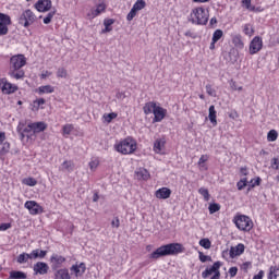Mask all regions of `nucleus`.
<instances>
[{
	"label": "nucleus",
	"mask_w": 279,
	"mask_h": 279,
	"mask_svg": "<svg viewBox=\"0 0 279 279\" xmlns=\"http://www.w3.org/2000/svg\"><path fill=\"white\" fill-rule=\"evenodd\" d=\"M27 64V59L25 54H15L10 58L9 63V75L14 80H23L25 77V71H23L22 66Z\"/></svg>",
	"instance_id": "nucleus-1"
},
{
	"label": "nucleus",
	"mask_w": 279,
	"mask_h": 279,
	"mask_svg": "<svg viewBox=\"0 0 279 279\" xmlns=\"http://www.w3.org/2000/svg\"><path fill=\"white\" fill-rule=\"evenodd\" d=\"M182 252H184V246L181 243H170L158 247L148 255V258L158 260V258H162V256H175L182 254Z\"/></svg>",
	"instance_id": "nucleus-2"
},
{
	"label": "nucleus",
	"mask_w": 279,
	"mask_h": 279,
	"mask_svg": "<svg viewBox=\"0 0 279 279\" xmlns=\"http://www.w3.org/2000/svg\"><path fill=\"white\" fill-rule=\"evenodd\" d=\"M190 17L194 25H206L208 23V11L202 7L195 8L192 10Z\"/></svg>",
	"instance_id": "nucleus-3"
},
{
	"label": "nucleus",
	"mask_w": 279,
	"mask_h": 279,
	"mask_svg": "<svg viewBox=\"0 0 279 279\" xmlns=\"http://www.w3.org/2000/svg\"><path fill=\"white\" fill-rule=\"evenodd\" d=\"M116 149L123 155L134 154L136 151V141L132 137H126L116 146Z\"/></svg>",
	"instance_id": "nucleus-4"
},
{
	"label": "nucleus",
	"mask_w": 279,
	"mask_h": 279,
	"mask_svg": "<svg viewBox=\"0 0 279 279\" xmlns=\"http://www.w3.org/2000/svg\"><path fill=\"white\" fill-rule=\"evenodd\" d=\"M233 222L235 223L236 229L242 230V232H250V230L254 228V222L245 215L235 216Z\"/></svg>",
	"instance_id": "nucleus-5"
},
{
	"label": "nucleus",
	"mask_w": 279,
	"mask_h": 279,
	"mask_svg": "<svg viewBox=\"0 0 279 279\" xmlns=\"http://www.w3.org/2000/svg\"><path fill=\"white\" fill-rule=\"evenodd\" d=\"M17 134L20 135L21 141H24L26 138H32L35 136L34 129L32 126V123H28L26 125V122L21 121L16 128Z\"/></svg>",
	"instance_id": "nucleus-6"
},
{
	"label": "nucleus",
	"mask_w": 279,
	"mask_h": 279,
	"mask_svg": "<svg viewBox=\"0 0 279 279\" xmlns=\"http://www.w3.org/2000/svg\"><path fill=\"white\" fill-rule=\"evenodd\" d=\"M36 22V14L29 9L25 10L19 17V25L22 27H29Z\"/></svg>",
	"instance_id": "nucleus-7"
},
{
	"label": "nucleus",
	"mask_w": 279,
	"mask_h": 279,
	"mask_svg": "<svg viewBox=\"0 0 279 279\" xmlns=\"http://www.w3.org/2000/svg\"><path fill=\"white\" fill-rule=\"evenodd\" d=\"M0 88L4 95H12L19 90V86L8 82V78H0Z\"/></svg>",
	"instance_id": "nucleus-8"
},
{
	"label": "nucleus",
	"mask_w": 279,
	"mask_h": 279,
	"mask_svg": "<svg viewBox=\"0 0 279 279\" xmlns=\"http://www.w3.org/2000/svg\"><path fill=\"white\" fill-rule=\"evenodd\" d=\"M260 49H263V38L260 36H255L250 43L248 53L254 56L258 53Z\"/></svg>",
	"instance_id": "nucleus-9"
},
{
	"label": "nucleus",
	"mask_w": 279,
	"mask_h": 279,
	"mask_svg": "<svg viewBox=\"0 0 279 279\" xmlns=\"http://www.w3.org/2000/svg\"><path fill=\"white\" fill-rule=\"evenodd\" d=\"M24 206L31 215H43V213H45V208L36 203V201H27Z\"/></svg>",
	"instance_id": "nucleus-10"
},
{
	"label": "nucleus",
	"mask_w": 279,
	"mask_h": 279,
	"mask_svg": "<svg viewBox=\"0 0 279 279\" xmlns=\"http://www.w3.org/2000/svg\"><path fill=\"white\" fill-rule=\"evenodd\" d=\"M33 271H34V276H38V275L45 276L49 274V265H47V263H44V262H37L33 266Z\"/></svg>",
	"instance_id": "nucleus-11"
},
{
	"label": "nucleus",
	"mask_w": 279,
	"mask_h": 279,
	"mask_svg": "<svg viewBox=\"0 0 279 279\" xmlns=\"http://www.w3.org/2000/svg\"><path fill=\"white\" fill-rule=\"evenodd\" d=\"M154 123H160V121H162V119H165V117H167V109L157 106V108L154 109Z\"/></svg>",
	"instance_id": "nucleus-12"
},
{
	"label": "nucleus",
	"mask_w": 279,
	"mask_h": 279,
	"mask_svg": "<svg viewBox=\"0 0 279 279\" xmlns=\"http://www.w3.org/2000/svg\"><path fill=\"white\" fill-rule=\"evenodd\" d=\"M51 0H38L35 3V9L37 12H49L51 10Z\"/></svg>",
	"instance_id": "nucleus-13"
},
{
	"label": "nucleus",
	"mask_w": 279,
	"mask_h": 279,
	"mask_svg": "<svg viewBox=\"0 0 279 279\" xmlns=\"http://www.w3.org/2000/svg\"><path fill=\"white\" fill-rule=\"evenodd\" d=\"M245 252V244L239 243L236 246H231L229 251L230 258H236V256H241Z\"/></svg>",
	"instance_id": "nucleus-14"
},
{
	"label": "nucleus",
	"mask_w": 279,
	"mask_h": 279,
	"mask_svg": "<svg viewBox=\"0 0 279 279\" xmlns=\"http://www.w3.org/2000/svg\"><path fill=\"white\" fill-rule=\"evenodd\" d=\"M155 197H157V199H169V197H171V189L160 187L155 192Z\"/></svg>",
	"instance_id": "nucleus-15"
},
{
	"label": "nucleus",
	"mask_w": 279,
	"mask_h": 279,
	"mask_svg": "<svg viewBox=\"0 0 279 279\" xmlns=\"http://www.w3.org/2000/svg\"><path fill=\"white\" fill-rule=\"evenodd\" d=\"M60 171L73 173L75 171V162L73 160H65L61 163Z\"/></svg>",
	"instance_id": "nucleus-16"
},
{
	"label": "nucleus",
	"mask_w": 279,
	"mask_h": 279,
	"mask_svg": "<svg viewBox=\"0 0 279 279\" xmlns=\"http://www.w3.org/2000/svg\"><path fill=\"white\" fill-rule=\"evenodd\" d=\"M70 271H74L76 278H78V276H84L86 272V264L81 263L80 265H73L70 268Z\"/></svg>",
	"instance_id": "nucleus-17"
},
{
	"label": "nucleus",
	"mask_w": 279,
	"mask_h": 279,
	"mask_svg": "<svg viewBox=\"0 0 279 279\" xmlns=\"http://www.w3.org/2000/svg\"><path fill=\"white\" fill-rule=\"evenodd\" d=\"M31 125L35 135L40 134V132H45L47 130V123L45 122H31Z\"/></svg>",
	"instance_id": "nucleus-18"
},
{
	"label": "nucleus",
	"mask_w": 279,
	"mask_h": 279,
	"mask_svg": "<svg viewBox=\"0 0 279 279\" xmlns=\"http://www.w3.org/2000/svg\"><path fill=\"white\" fill-rule=\"evenodd\" d=\"M135 175L137 180H144L147 181L150 178L149 171L145 168H140L135 171Z\"/></svg>",
	"instance_id": "nucleus-19"
},
{
	"label": "nucleus",
	"mask_w": 279,
	"mask_h": 279,
	"mask_svg": "<svg viewBox=\"0 0 279 279\" xmlns=\"http://www.w3.org/2000/svg\"><path fill=\"white\" fill-rule=\"evenodd\" d=\"M45 256H47V251L36 248V250H33L31 252V259L32 260H36V258L43 259V258H45Z\"/></svg>",
	"instance_id": "nucleus-20"
},
{
	"label": "nucleus",
	"mask_w": 279,
	"mask_h": 279,
	"mask_svg": "<svg viewBox=\"0 0 279 279\" xmlns=\"http://www.w3.org/2000/svg\"><path fill=\"white\" fill-rule=\"evenodd\" d=\"M157 108L158 106L156 105L155 101L146 102L143 107L144 114H151V112L154 113V110Z\"/></svg>",
	"instance_id": "nucleus-21"
},
{
	"label": "nucleus",
	"mask_w": 279,
	"mask_h": 279,
	"mask_svg": "<svg viewBox=\"0 0 279 279\" xmlns=\"http://www.w3.org/2000/svg\"><path fill=\"white\" fill-rule=\"evenodd\" d=\"M104 25H105V28L101 31V34H108V32H112V25H114V19H105Z\"/></svg>",
	"instance_id": "nucleus-22"
},
{
	"label": "nucleus",
	"mask_w": 279,
	"mask_h": 279,
	"mask_svg": "<svg viewBox=\"0 0 279 279\" xmlns=\"http://www.w3.org/2000/svg\"><path fill=\"white\" fill-rule=\"evenodd\" d=\"M10 279H27V274L21 270H12L9 275Z\"/></svg>",
	"instance_id": "nucleus-23"
},
{
	"label": "nucleus",
	"mask_w": 279,
	"mask_h": 279,
	"mask_svg": "<svg viewBox=\"0 0 279 279\" xmlns=\"http://www.w3.org/2000/svg\"><path fill=\"white\" fill-rule=\"evenodd\" d=\"M54 276L56 279H71V275L66 268L59 269Z\"/></svg>",
	"instance_id": "nucleus-24"
},
{
	"label": "nucleus",
	"mask_w": 279,
	"mask_h": 279,
	"mask_svg": "<svg viewBox=\"0 0 279 279\" xmlns=\"http://www.w3.org/2000/svg\"><path fill=\"white\" fill-rule=\"evenodd\" d=\"M208 119L213 125H217V110H215V105L209 107Z\"/></svg>",
	"instance_id": "nucleus-25"
},
{
	"label": "nucleus",
	"mask_w": 279,
	"mask_h": 279,
	"mask_svg": "<svg viewBox=\"0 0 279 279\" xmlns=\"http://www.w3.org/2000/svg\"><path fill=\"white\" fill-rule=\"evenodd\" d=\"M16 260L20 265H23V264L27 263L28 260H32V253H22L17 256Z\"/></svg>",
	"instance_id": "nucleus-26"
},
{
	"label": "nucleus",
	"mask_w": 279,
	"mask_h": 279,
	"mask_svg": "<svg viewBox=\"0 0 279 279\" xmlns=\"http://www.w3.org/2000/svg\"><path fill=\"white\" fill-rule=\"evenodd\" d=\"M267 278L279 279V268L277 266H270Z\"/></svg>",
	"instance_id": "nucleus-27"
},
{
	"label": "nucleus",
	"mask_w": 279,
	"mask_h": 279,
	"mask_svg": "<svg viewBox=\"0 0 279 279\" xmlns=\"http://www.w3.org/2000/svg\"><path fill=\"white\" fill-rule=\"evenodd\" d=\"M101 12H106V4L105 3H100L97 5L96 9L92 10V19H95L96 16H99V14H101Z\"/></svg>",
	"instance_id": "nucleus-28"
},
{
	"label": "nucleus",
	"mask_w": 279,
	"mask_h": 279,
	"mask_svg": "<svg viewBox=\"0 0 279 279\" xmlns=\"http://www.w3.org/2000/svg\"><path fill=\"white\" fill-rule=\"evenodd\" d=\"M54 88H53V86H51V85H44V86H40L39 88H38V93H39V95H49V94H51V93H54Z\"/></svg>",
	"instance_id": "nucleus-29"
},
{
	"label": "nucleus",
	"mask_w": 279,
	"mask_h": 279,
	"mask_svg": "<svg viewBox=\"0 0 279 279\" xmlns=\"http://www.w3.org/2000/svg\"><path fill=\"white\" fill-rule=\"evenodd\" d=\"M165 147V140H156L154 143V151L156 154H160L162 151V148Z\"/></svg>",
	"instance_id": "nucleus-30"
},
{
	"label": "nucleus",
	"mask_w": 279,
	"mask_h": 279,
	"mask_svg": "<svg viewBox=\"0 0 279 279\" xmlns=\"http://www.w3.org/2000/svg\"><path fill=\"white\" fill-rule=\"evenodd\" d=\"M0 23L8 27V25H12V19L5 13H0Z\"/></svg>",
	"instance_id": "nucleus-31"
},
{
	"label": "nucleus",
	"mask_w": 279,
	"mask_h": 279,
	"mask_svg": "<svg viewBox=\"0 0 279 279\" xmlns=\"http://www.w3.org/2000/svg\"><path fill=\"white\" fill-rule=\"evenodd\" d=\"M232 43H233L234 47H238L239 49H243V47H244L243 39H242L241 35H234L232 38Z\"/></svg>",
	"instance_id": "nucleus-32"
},
{
	"label": "nucleus",
	"mask_w": 279,
	"mask_h": 279,
	"mask_svg": "<svg viewBox=\"0 0 279 279\" xmlns=\"http://www.w3.org/2000/svg\"><path fill=\"white\" fill-rule=\"evenodd\" d=\"M50 262L56 263V265H62V263H65V262H66V258H64V257L61 256V255L53 254V255L50 257Z\"/></svg>",
	"instance_id": "nucleus-33"
},
{
	"label": "nucleus",
	"mask_w": 279,
	"mask_h": 279,
	"mask_svg": "<svg viewBox=\"0 0 279 279\" xmlns=\"http://www.w3.org/2000/svg\"><path fill=\"white\" fill-rule=\"evenodd\" d=\"M208 210L209 215H215V213H219V210H221V205H219L218 203H210Z\"/></svg>",
	"instance_id": "nucleus-34"
},
{
	"label": "nucleus",
	"mask_w": 279,
	"mask_h": 279,
	"mask_svg": "<svg viewBox=\"0 0 279 279\" xmlns=\"http://www.w3.org/2000/svg\"><path fill=\"white\" fill-rule=\"evenodd\" d=\"M267 141L269 143H274V141H278V131L270 130L267 134Z\"/></svg>",
	"instance_id": "nucleus-35"
},
{
	"label": "nucleus",
	"mask_w": 279,
	"mask_h": 279,
	"mask_svg": "<svg viewBox=\"0 0 279 279\" xmlns=\"http://www.w3.org/2000/svg\"><path fill=\"white\" fill-rule=\"evenodd\" d=\"M221 38H223V31L218 28L214 32L211 40H214V43H219Z\"/></svg>",
	"instance_id": "nucleus-36"
},
{
	"label": "nucleus",
	"mask_w": 279,
	"mask_h": 279,
	"mask_svg": "<svg viewBox=\"0 0 279 279\" xmlns=\"http://www.w3.org/2000/svg\"><path fill=\"white\" fill-rule=\"evenodd\" d=\"M147 5V2L145 0H137L134 4L133 8L137 11L141 12V10H144V8Z\"/></svg>",
	"instance_id": "nucleus-37"
},
{
	"label": "nucleus",
	"mask_w": 279,
	"mask_h": 279,
	"mask_svg": "<svg viewBox=\"0 0 279 279\" xmlns=\"http://www.w3.org/2000/svg\"><path fill=\"white\" fill-rule=\"evenodd\" d=\"M198 193L204 197L205 202H210V193L208 192V189L201 187Z\"/></svg>",
	"instance_id": "nucleus-38"
},
{
	"label": "nucleus",
	"mask_w": 279,
	"mask_h": 279,
	"mask_svg": "<svg viewBox=\"0 0 279 279\" xmlns=\"http://www.w3.org/2000/svg\"><path fill=\"white\" fill-rule=\"evenodd\" d=\"M23 184H25L26 186H36V184H38V181L34 178H26L23 179Z\"/></svg>",
	"instance_id": "nucleus-39"
},
{
	"label": "nucleus",
	"mask_w": 279,
	"mask_h": 279,
	"mask_svg": "<svg viewBox=\"0 0 279 279\" xmlns=\"http://www.w3.org/2000/svg\"><path fill=\"white\" fill-rule=\"evenodd\" d=\"M10 151V142L2 143V148L0 149V156H5Z\"/></svg>",
	"instance_id": "nucleus-40"
},
{
	"label": "nucleus",
	"mask_w": 279,
	"mask_h": 279,
	"mask_svg": "<svg viewBox=\"0 0 279 279\" xmlns=\"http://www.w3.org/2000/svg\"><path fill=\"white\" fill-rule=\"evenodd\" d=\"M198 258L201 260V263H213V257L208 256V255H204L203 252H198Z\"/></svg>",
	"instance_id": "nucleus-41"
},
{
	"label": "nucleus",
	"mask_w": 279,
	"mask_h": 279,
	"mask_svg": "<svg viewBox=\"0 0 279 279\" xmlns=\"http://www.w3.org/2000/svg\"><path fill=\"white\" fill-rule=\"evenodd\" d=\"M205 88H206V93H207V95H209V97H217V90H215V88H213V85L207 84Z\"/></svg>",
	"instance_id": "nucleus-42"
},
{
	"label": "nucleus",
	"mask_w": 279,
	"mask_h": 279,
	"mask_svg": "<svg viewBox=\"0 0 279 279\" xmlns=\"http://www.w3.org/2000/svg\"><path fill=\"white\" fill-rule=\"evenodd\" d=\"M199 245H201V247H204L205 250H210L211 242L209 239H202L199 241Z\"/></svg>",
	"instance_id": "nucleus-43"
},
{
	"label": "nucleus",
	"mask_w": 279,
	"mask_h": 279,
	"mask_svg": "<svg viewBox=\"0 0 279 279\" xmlns=\"http://www.w3.org/2000/svg\"><path fill=\"white\" fill-rule=\"evenodd\" d=\"M238 191H243V189H245V186H247V178H243L241 179L238 183Z\"/></svg>",
	"instance_id": "nucleus-44"
},
{
	"label": "nucleus",
	"mask_w": 279,
	"mask_h": 279,
	"mask_svg": "<svg viewBox=\"0 0 279 279\" xmlns=\"http://www.w3.org/2000/svg\"><path fill=\"white\" fill-rule=\"evenodd\" d=\"M104 119L105 121H107V123H111L112 120L117 119V113L111 112V113L104 114Z\"/></svg>",
	"instance_id": "nucleus-45"
},
{
	"label": "nucleus",
	"mask_w": 279,
	"mask_h": 279,
	"mask_svg": "<svg viewBox=\"0 0 279 279\" xmlns=\"http://www.w3.org/2000/svg\"><path fill=\"white\" fill-rule=\"evenodd\" d=\"M53 16H56V11H51L47 14V16L44 19L45 25H49L51 23Z\"/></svg>",
	"instance_id": "nucleus-46"
},
{
	"label": "nucleus",
	"mask_w": 279,
	"mask_h": 279,
	"mask_svg": "<svg viewBox=\"0 0 279 279\" xmlns=\"http://www.w3.org/2000/svg\"><path fill=\"white\" fill-rule=\"evenodd\" d=\"M33 104H34V108H36V110H38L40 108V106H45L46 100H45V98H38V99L34 100Z\"/></svg>",
	"instance_id": "nucleus-47"
},
{
	"label": "nucleus",
	"mask_w": 279,
	"mask_h": 279,
	"mask_svg": "<svg viewBox=\"0 0 279 279\" xmlns=\"http://www.w3.org/2000/svg\"><path fill=\"white\" fill-rule=\"evenodd\" d=\"M243 5H245L246 10H251V12H254L255 7H252V0H243Z\"/></svg>",
	"instance_id": "nucleus-48"
},
{
	"label": "nucleus",
	"mask_w": 279,
	"mask_h": 279,
	"mask_svg": "<svg viewBox=\"0 0 279 279\" xmlns=\"http://www.w3.org/2000/svg\"><path fill=\"white\" fill-rule=\"evenodd\" d=\"M136 10L132 7L131 11L126 15V21H133L134 17L136 16Z\"/></svg>",
	"instance_id": "nucleus-49"
},
{
	"label": "nucleus",
	"mask_w": 279,
	"mask_h": 279,
	"mask_svg": "<svg viewBox=\"0 0 279 279\" xmlns=\"http://www.w3.org/2000/svg\"><path fill=\"white\" fill-rule=\"evenodd\" d=\"M260 178L259 177H257L256 179H253V180H251L250 182H248V184H251V187H255V186H260Z\"/></svg>",
	"instance_id": "nucleus-50"
},
{
	"label": "nucleus",
	"mask_w": 279,
	"mask_h": 279,
	"mask_svg": "<svg viewBox=\"0 0 279 279\" xmlns=\"http://www.w3.org/2000/svg\"><path fill=\"white\" fill-rule=\"evenodd\" d=\"M62 130L63 134L69 135L71 132H73V124H65Z\"/></svg>",
	"instance_id": "nucleus-51"
},
{
	"label": "nucleus",
	"mask_w": 279,
	"mask_h": 279,
	"mask_svg": "<svg viewBox=\"0 0 279 279\" xmlns=\"http://www.w3.org/2000/svg\"><path fill=\"white\" fill-rule=\"evenodd\" d=\"M66 69L64 68H59L57 71V77H66Z\"/></svg>",
	"instance_id": "nucleus-52"
},
{
	"label": "nucleus",
	"mask_w": 279,
	"mask_h": 279,
	"mask_svg": "<svg viewBox=\"0 0 279 279\" xmlns=\"http://www.w3.org/2000/svg\"><path fill=\"white\" fill-rule=\"evenodd\" d=\"M8 32H10V29L8 28V26L2 25L0 23V36H8Z\"/></svg>",
	"instance_id": "nucleus-53"
},
{
	"label": "nucleus",
	"mask_w": 279,
	"mask_h": 279,
	"mask_svg": "<svg viewBox=\"0 0 279 279\" xmlns=\"http://www.w3.org/2000/svg\"><path fill=\"white\" fill-rule=\"evenodd\" d=\"M243 32H244V34H245L246 36H252V34H254V29H252V28L250 27V24H246V25L244 26Z\"/></svg>",
	"instance_id": "nucleus-54"
},
{
	"label": "nucleus",
	"mask_w": 279,
	"mask_h": 279,
	"mask_svg": "<svg viewBox=\"0 0 279 279\" xmlns=\"http://www.w3.org/2000/svg\"><path fill=\"white\" fill-rule=\"evenodd\" d=\"M12 228V223L7 222V223H1L0 225V232H5V230H10Z\"/></svg>",
	"instance_id": "nucleus-55"
},
{
	"label": "nucleus",
	"mask_w": 279,
	"mask_h": 279,
	"mask_svg": "<svg viewBox=\"0 0 279 279\" xmlns=\"http://www.w3.org/2000/svg\"><path fill=\"white\" fill-rule=\"evenodd\" d=\"M236 274H239V268H236V267H231V268L229 269V276H230V278H234V277L236 276Z\"/></svg>",
	"instance_id": "nucleus-56"
},
{
	"label": "nucleus",
	"mask_w": 279,
	"mask_h": 279,
	"mask_svg": "<svg viewBox=\"0 0 279 279\" xmlns=\"http://www.w3.org/2000/svg\"><path fill=\"white\" fill-rule=\"evenodd\" d=\"M230 86L232 90H243V86H236V83L231 80Z\"/></svg>",
	"instance_id": "nucleus-57"
},
{
	"label": "nucleus",
	"mask_w": 279,
	"mask_h": 279,
	"mask_svg": "<svg viewBox=\"0 0 279 279\" xmlns=\"http://www.w3.org/2000/svg\"><path fill=\"white\" fill-rule=\"evenodd\" d=\"M111 226L112 228H119V226H121V222L119 220V217H116L112 221H111Z\"/></svg>",
	"instance_id": "nucleus-58"
},
{
	"label": "nucleus",
	"mask_w": 279,
	"mask_h": 279,
	"mask_svg": "<svg viewBox=\"0 0 279 279\" xmlns=\"http://www.w3.org/2000/svg\"><path fill=\"white\" fill-rule=\"evenodd\" d=\"M265 278V270H259L257 275L253 277V279H263Z\"/></svg>",
	"instance_id": "nucleus-59"
},
{
	"label": "nucleus",
	"mask_w": 279,
	"mask_h": 279,
	"mask_svg": "<svg viewBox=\"0 0 279 279\" xmlns=\"http://www.w3.org/2000/svg\"><path fill=\"white\" fill-rule=\"evenodd\" d=\"M208 161V155H202L199 160H198V165H204V162Z\"/></svg>",
	"instance_id": "nucleus-60"
},
{
	"label": "nucleus",
	"mask_w": 279,
	"mask_h": 279,
	"mask_svg": "<svg viewBox=\"0 0 279 279\" xmlns=\"http://www.w3.org/2000/svg\"><path fill=\"white\" fill-rule=\"evenodd\" d=\"M230 119H239V112L236 110H233L229 113Z\"/></svg>",
	"instance_id": "nucleus-61"
},
{
	"label": "nucleus",
	"mask_w": 279,
	"mask_h": 279,
	"mask_svg": "<svg viewBox=\"0 0 279 279\" xmlns=\"http://www.w3.org/2000/svg\"><path fill=\"white\" fill-rule=\"evenodd\" d=\"M98 162L97 161H90L89 162V169L92 170V171H95V169L98 167Z\"/></svg>",
	"instance_id": "nucleus-62"
},
{
	"label": "nucleus",
	"mask_w": 279,
	"mask_h": 279,
	"mask_svg": "<svg viewBox=\"0 0 279 279\" xmlns=\"http://www.w3.org/2000/svg\"><path fill=\"white\" fill-rule=\"evenodd\" d=\"M5 142V132H0V145H3Z\"/></svg>",
	"instance_id": "nucleus-63"
},
{
	"label": "nucleus",
	"mask_w": 279,
	"mask_h": 279,
	"mask_svg": "<svg viewBox=\"0 0 279 279\" xmlns=\"http://www.w3.org/2000/svg\"><path fill=\"white\" fill-rule=\"evenodd\" d=\"M185 36H189L190 38H195V34H193V32L191 31L185 32Z\"/></svg>",
	"instance_id": "nucleus-64"
}]
</instances>
